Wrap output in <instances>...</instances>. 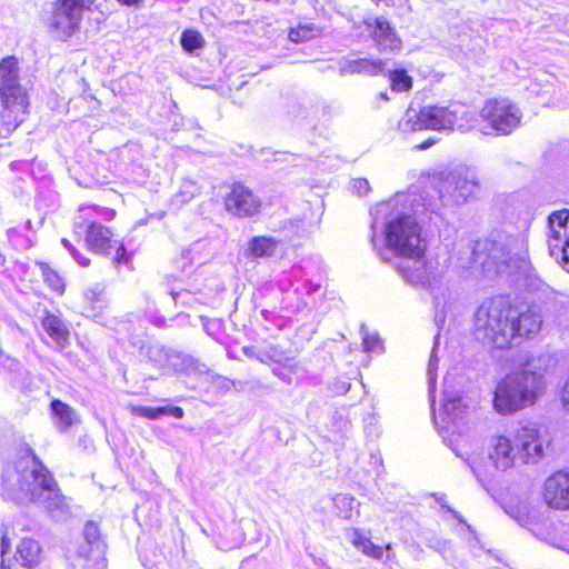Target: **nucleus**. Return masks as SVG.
<instances>
[{"label": "nucleus", "mask_w": 569, "mask_h": 569, "mask_svg": "<svg viewBox=\"0 0 569 569\" xmlns=\"http://www.w3.org/2000/svg\"><path fill=\"white\" fill-rule=\"evenodd\" d=\"M541 326V315L533 307L510 295H496L477 308L473 335L491 349L508 350L518 340L536 336Z\"/></svg>", "instance_id": "obj_1"}, {"label": "nucleus", "mask_w": 569, "mask_h": 569, "mask_svg": "<svg viewBox=\"0 0 569 569\" xmlns=\"http://www.w3.org/2000/svg\"><path fill=\"white\" fill-rule=\"evenodd\" d=\"M555 360L549 355L527 359L519 370L506 375L496 386L493 408L503 416L532 407L545 389V378L552 371Z\"/></svg>", "instance_id": "obj_2"}, {"label": "nucleus", "mask_w": 569, "mask_h": 569, "mask_svg": "<svg viewBox=\"0 0 569 569\" xmlns=\"http://www.w3.org/2000/svg\"><path fill=\"white\" fill-rule=\"evenodd\" d=\"M549 445L537 422H519L511 433L497 435L491 439L489 459L496 469L505 471L517 462H539L545 458Z\"/></svg>", "instance_id": "obj_3"}, {"label": "nucleus", "mask_w": 569, "mask_h": 569, "mask_svg": "<svg viewBox=\"0 0 569 569\" xmlns=\"http://www.w3.org/2000/svg\"><path fill=\"white\" fill-rule=\"evenodd\" d=\"M117 211L112 208H102L98 204L81 207L76 214L72 230L76 234H84V243L89 251L102 257H111L117 264L130 262L131 254L111 227L98 221L101 217L106 221L116 218Z\"/></svg>", "instance_id": "obj_4"}, {"label": "nucleus", "mask_w": 569, "mask_h": 569, "mask_svg": "<svg viewBox=\"0 0 569 569\" xmlns=\"http://www.w3.org/2000/svg\"><path fill=\"white\" fill-rule=\"evenodd\" d=\"M20 71L18 57L0 59V141L8 139L30 116L31 99L20 82Z\"/></svg>", "instance_id": "obj_5"}, {"label": "nucleus", "mask_w": 569, "mask_h": 569, "mask_svg": "<svg viewBox=\"0 0 569 569\" xmlns=\"http://www.w3.org/2000/svg\"><path fill=\"white\" fill-rule=\"evenodd\" d=\"M12 473H17V485L22 491H31V479L42 491L56 492L59 490L53 475L29 445L20 448L19 456L12 466L6 469L8 481Z\"/></svg>", "instance_id": "obj_6"}, {"label": "nucleus", "mask_w": 569, "mask_h": 569, "mask_svg": "<svg viewBox=\"0 0 569 569\" xmlns=\"http://www.w3.org/2000/svg\"><path fill=\"white\" fill-rule=\"evenodd\" d=\"M385 239L387 246L399 256L420 259L425 254L421 228L410 216L401 214L390 220L385 230Z\"/></svg>", "instance_id": "obj_7"}, {"label": "nucleus", "mask_w": 569, "mask_h": 569, "mask_svg": "<svg viewBox=\"0 0 569 569\" xmlns=\"http://www.w3.org/2000/svg\"><path fill=\"white\" fill-rule=\"evenodd\" d=\"M93 0H54L47 28L59 41L66 42L80 31L83 12Z\"/></svg>", "instance_id": "obj_8"}, {"label": "nucleus", "mask_w": 569, "mask_h": 569, "mask_svg": "<svg viewBox=\"0 0 569 569\" xmlns=\"http://www.w3.org/2000/svg\"><path fill=\"white\" fill-rule=\"evenodd\" d=\"M480 118L497 134L507 136L521 123L522 112L509 98H489L481 109Z\"/></svg>", "instance_id": "obj_9"}, {"label": "nucleus", "mask_w": 569, "mask_h": 569, "mask_svg": "<svg viewBox=\"0 0 569 569\" xmlns=\"http://www.w3.org/2000/svg\"><path fill=\"white\" fill-rule=\"evenodd\" d=\"M222 206L224 211L238 219H250L262 211V201L254 190L242 181L223 186Z\"/></svg>", "instance_id": "obj_10"}, {"label": "nucleus", "mask_w": 569, "mask_h": 569, "mask_svg": "<svg viewBox=\"0 0 569 569\" xmlns=\"http://www.w3.org/2000/svg\"><path fill=\"white\" fill-rule=\"evenodd\" d=\"M457 120L456 111L449 107L426 106L408 118L405 122V131L416 132L423 130H447L452 129Z\"/></svg>", "instance_id": "obj_11"}, {"label": "nucleus", "mask_w": 569, "mask_h": 569, "mask_svg": "<svg viewBox=\"0 0 569 569\" xmlns=\"http://www.w3.org/2000/svg\"><path fill=\"white\" fill-rule=\"evenodd\" d=\"M242 352L250 359H256L263 365L272 367V371L280 379L291 382L287 373H295L298 371V362L289 353L281 349L279 346H268L266 348H258L256 346H244Z\"/></svg>", "instance_id": "obj_12"}, {"label": "nucleus", "mask_w": 569, "mask_h": 569, "mask_svg": "<svg viewBox=\"0 0 569 569\" xmlns=\"http://www.w3.org/2000/svg\"><path fill=\"white\" fill-rule=\"evenodd\" d=\"M11 549V540L7 535L1 537L0 569H18V565L24 568L37 567L42 559V549L37 540L30 537L22 538L16 549L13 558H6Z\"/></svg>", "instance_id": "obj_13"}, {"label": "nucleus", "mask_w": 569, "mask_h": 569, "mask_svg": "<svg viewBox=\"0 0 569 569\" xmlns=\"http://www.w3.org/2000/svg\"><path fill=\"white\" fill-rule=\"evenodd\" d=\"M547 244L551 257L569 264V209H560L548 216Z\"/></svg>", "instance_id": "obj_14"}, {"label": "nucleus", "mask_w": 569, "mask_h": 569, "mask_svg": "<svg viewBox=\"0 0 569 569\" xmlns=\"http://www.w3.org/2000/svg\"><path fill=\"white\" fill-rule=\"evenodd\" d=\"M361 23L379 51L396 53L403 48V41L396 27L386 17L368 16Z\"/></svg>", "instance_id": "obj_15"}, {"label": "nucleus", "mask_w": 569, "mask_h": 569, "mask_svg": "<svg viewBox=\"0 0 569 569\" xmlns=\"http://www.w3.org/2000/svg\"><path fill=\"white\" fill-rule=\"evenodd\" d=\"M542 500L551 509L569 510V468L556 470L545 480Z\"/></svg>", "instance_id": "obj_16"}, {"label": "nucleus", "mask_w": 569, "mask_h": 569, "mask_svg": "<svg viewBox=\"0 0 569 569\" xmlns=\"http://www.w3.org/2000/svg\"><path fill=\"white\" fill-rule=\"evenodd\" d=\"M83 537L88 546L81 549L80 555L84 558L87 566L91 569L106 568L107 545L101 537L98 523L92 520L87 521Z\"/></svg>", "instance_id": "obj_17"}, {"label": "nucleus", "mask_w": 569, "mask_h": 569, "mask_svg": "<svg viewBox=\"0 0 569 569\" xmlns=\"http://www.w3.org/2000/svg\"><path fill=\"white\" fill-rule=\"evenodd\" d=\"M383 71V60L367 57L348 60L341 67V72L346 74H361L368 77H376L382 74Z\"/></svg>", "instance_id": "obj_18"}, {"label": "nucleus", "mask_w": 569, "mask_h": 569, "mask_svg": "<svg viewBox=\"0 0 569 569\" xmlns=\"http://www.w3.org/2000/svg\"><path fill=\"white\" fill-rule=\"evenodd\" d=\"M479 183L466 177H455L451 180H443L441 189L450 193L452 200L457 203L466 202L476 194Z\"/></svg>", "instance_id": "obj_19"}, {"label": "nucleus", "mask_w": 569, "mask_h": 569, "mask_svg": "<svg viewBox=\"0 0 569 569\" xmlns=\"http://www.w3.org/2000/svg\"><path fill=\"white\" fill-rule=\"evenodd\" d=\"M41 325L47 335L60 347L69 345L70 331L60 317L46 310Z\"/></svg>", "instance_id": "obj_20"}, {"label": "nucleus", "mask_w": 569, "mask_h": 569, "mask_svg": "<svg viewBox=\"0 0 569 569\" xmlns=\"http://www.w3.org/2000/svg\"><path fill=\"white\" fill-rule=\"evenodd\" d=\"M280 241L270 236H254L248 241L247 256L252 259L271 258L276 254Z\"/></svg>", "instance_id": "obj_21"}, {"label": "nucleus", "mask_w": 569, "mask_h": 569, "mask_svg": "<svg viewBox=\"0 0 569 569\" xmlns=\"http://www.w3.org/2000/svg\"><path fill=\"white\" fill-rule=\"evenodd\" d=\"M129 411L132 416L142 417L150 420L159 419L162 416H171L181 419L184 411L178 406H163V407H143V406H129Z\"/></svg>", "instance_id": "obj_22"}, {"label": "nucleus", "mask_w": 569, "mask_h": 569, "mask_svg": "<svg viewBox=\"0 0 569 569\" xmlns=\"http://www.w3.org/2000/svg\"><path fill=\"white\" fill-rule=\"evenodd\" d=\"M36 266L39 268L43 282L47 287L57 296L61 297L64 295L67 283L63 277L54 269L49 262L38 260Z\"/></svg>", "instance_id": "obj_23"}, {"label": "nucleus", "mask_w": 569, "mask_h": 569, "mask_svg": "<svg viewBox=\"0 0 569 569\" xmlns=\"http://www.w3.org/2000/svg\"><path fill=\"white\" fill-rule=\"evenodd\" d=\"M352 538L351 545L361 551L362 555L372 558L375 560H380L383 557V547L379 545H375L365 533L358 529L353 528L351 530Z\"/></svg>", "instance_id": "obj_24"}, {"label": "nucleus", "mask_w": 569, "mask_h": 569, "mask_svg": "<svg viewBox=\"0 0 569 569\" xmlns=\"http://www.w3.org/2000/svg\"><path fill=\"white\" fill-rule=\"evenodd\" d=\"M50 410L53 415L56 426L64 431L70 428L74 422V410L68 403L53 399L50 402Z\"/></svg>", "instance_id": "obj_25"}, {"label": "nucleus", "mask_w": 569, "mask_h": 569, "mask_svg": "<svg viewBox=\"0 0 569 569\" xmlns=\"http://www.w3.org/2000/svg\"><path fill=\"white\" fill-rule=\"evenodd\" d=\"M388 81L391 91L395 93H406L413 88V78L405 68L389 71Z\"/></svg>", "instance_id": "obj_26"}, {"label": "nucleus", "mask_w": 569, "mask_h": 569, "mask_svg": "<svg viewBox=\"0 0 569 569\" xmlns=\"http://www.w3.org/2000/svg\"><path fill=\"white\" fill-rule=\"evenodd\" d=\"M318 34V28L313 23H299L288 31V39L293 43H302L312 40Z\"/></svg>", "instance_id": "obj_27"}, {"label": "nucleus", "mask_w": 569, "mask_h": 569, "mask_svg": "<svg viewBox=\"0 0 569 569\" xmlns=\"http://www.w3.org/2000/svg\"><path fill=\"white\" fill-rule=\"evenodd\" d=\"M180 43L186 52L192 53L196 50L204 48L206 40L198 30L186 29L181 33Z\"/></svg>", "instance_id": "obj_28"}, {"label": "nucleus", "mask_w": 569, "mask_h": 569, "mask_svg": "<svg viewBox=\"0 0 569 569\" xmlns=\"http://www.w3.org/2000/svg\"><path fill=\"white\" fill-rule=\"evenodd\" d=\"M61 243L68 249L71 256L78 261V263L82 267H89L91 264V259L81 253L74 244H72L68 239L63 238Z\"/></svg>", "instance_id": "obj_29"}, {"label": "nucleus", "mask_w": 569, "mask_h": 569, "mask_svg": "<svg viewBox=\"0 0 569 569\" xmlns=\"http://www.w3.org/2000/svg\"><path fill=\"white\" fill-rule=\"evenodd\" d=\"M557 398L562 409L569 413V376L566 378L562 386L560 387Z\"/></svg>", "instance_id": "obj_30"}, {"label": "nucleus", "mask_w": 569, "mask_h": 569, "mask_svg": "<svg viewBox=\"0 0 569 569\" xmlns=\"http://www.w3.org/2000/svg\"><path fill=\"white\" fill-rule=\"evenodd\" d=\"M88 300L91 302H106V296L102 290L92 289L87 293Z\"/></svg>", "instance_id": "obj_31"}, {"label": "nucleus", "mask_w": 569, "mask_h": 569, "mask_svg": "<svg viewBox=\"0 0 569 569\" xmlns=\"http://www.w3.org/2000/svg\"><path fill=\"white\" fill-rule=\"evenodd\" d=\"M435 143H436V140L430 138V139L423 140L419 144H417L416 149L426 150V149L430 148L431 146H433Z\"/></svg>", "instance_id": "obj_32"}, {"label": "nucleus", "mask_w": 569, "mask_h": 569, "mask_svg": "<svg viewBox=\"0 0 569 569\" xmlns=\"http://www.w3.org/2000/svg\"><path fill=\"white\" fill-rule=\"evenodd\" d=\"M122 6H138L143 2V0H117Z\"/></svg>", "instance_id": "obj_33"}, {"label": "nucleus", "mask_w": 569, "mask_h": 569, "mask_svg": "<svg viewBox=\"0 0 569 569\" xmlns=\"http://www.w3.org/2000/svg\"><path fill=\"white\" fill-rule=\"evenodd\" d=\"M380 98H381L382 100H385V101H388V100H389V97H388V94H387L386 92H381V93H380Z\"/></svg>", "instance_id": "obj_34"}, {"label": "nucleus", "mask_w": 569, "mask_h": 569, "mask_svg": "<svg viewBox=\"0 0 569 569\" xmlns=\"http://www.w3.org/2000/svg\"><path fill=\"white\" fill-rule=\"evenodd\" d=\"M473 469V472L479 477L480 476V470L477 468V467H472Z\"/></svg>", "instance_id": "obj_35"}, {"label": "nucleus", "mask_w": 569, "mask_h": 569, "mask_svg": "<svg viewBox=\"0 0 569 569\" xmlns=\"http://www.w3.org/2000/svg\"><path fill=\"white\" fill-rule=\"evenodd\" d=\"M385 550H391V545H390V543L386 545V546L383 547V551H385Z\"/></svg>", "instance_id": "obj_36"}]
</instances>
